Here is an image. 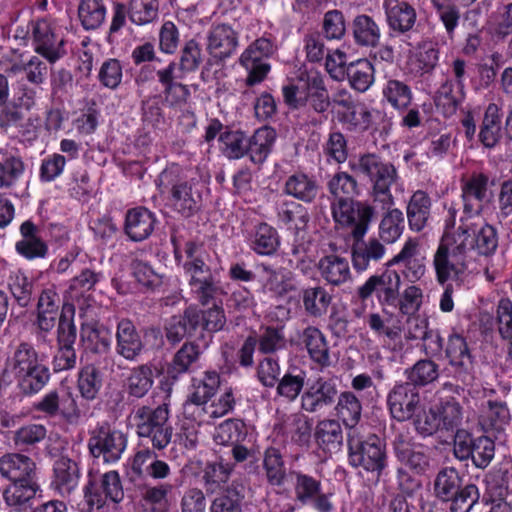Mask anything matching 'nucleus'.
I'll list each match as a JSON object with an SVG mask.
<instances>
[{
	"label": "nucleus",
	"mask_w": 512,
	"mask_h": 512,
	"mask_svg": "<svg viewBox=\"0 0 512 512\" xmlns=\"http://www.w3.org/2000/svg\"><path fill=\"white\" fill-rule=\"evenodd\" d=\"M41 90L27 83L18 82L8 105L0 110V128L7 130L9 127L21 125L25 114L35 107L38 92Z\"/></svg>",
	"instance_id": "nucleus-17"
},
{
	"label": "nucleus",
	"mask_w": 512,
	"mask_h": 512,
	"mask_svg": "<svg viewBox=\"0 0 512 512\" xmlns=\"http://www.w3.org/2000/svg\"><path fill=\"white\" fill-rule=\"evenodd\" d=\"M454 455L461 461L470 459L476 468L485 469L494 458L495 443L484 434L475 435L465 429H457Z\"/></svg>",
	"instance_id": "nucleus-14"
},
{
	"label": "nucleus",
	"mask_w": 512,
	"mask_h": 512,
	"mask_svg": "<svg viewBox=\"0 0 512 512\" xmlns=\"http://www.w3.org/2000/svg\"><path fill=\"white\" fill-rule=\"evenodd\" d=\"M400 286V274L392 266H388L387 261L381 272L371 275L357 288L356 294L362 302L375 295L381 306L396 308L399 302Z\"/></svg>",
	"instance_id": "nucleus-13"
},
{
	"label": "nucleus",
	"mask_w": 512,
	"mask_h": 512,
	"mask_svg": "<svg viewBox=\"0 0 512 512\" xmlns=\"http://www.w3.org/2000/svg\"><path fill=\"white\" fill-rule=\"evenodd\" d=\"M238 46V34L228 24H218L211 28L207 37V51L218 61L230 58Z\"/></svg>",
	"instance_id": "nucleus-34"
},
{
	"label": "nucleus",
	"mask_w": 512,
	"mask_h": 512,
	"mask_svg": "<svg viewBox=\"0 0 512 512\" xmlns=\"http://www.w3.org/2000/svg\"><path fill=\"white\" fill-rule=\"evenodd\" d=\"M321 278L331 286H341L351 279L350 265L347 258L337 254L322 256L317 262Z\"/></svg>",
	"instance_id": "nucleus-41"
},
{
	"label": "nucleus",
	"mask_w": 512,
	"mask_h": 512,
	"mask_svg": "<svg viewBox=\"0 0 512 512\" xmlns=\"http://www.w3.org/2000/svg\"><path fill=\"white\" fill-rule=\"evenodd\" d=\"M19 232L21 239L15 243V251L19 256L28 261L48 256L49 246L40 236V229L32 220H25L20 225Z\"/></svg>",
	"instance_id": "nucleus-25"
},
{
	"label": "nucleus",
	"mask_w": 512,
	"mask_h": 512,
	"mask_svg": "<svg viewBox=\"0 0 512 512\" xmlns=\"http://www.w3.org/2000/svg\"><path fill=\"white\" fill-rule=\"evenodd\" d=\"M77 14L85 31H96L106 22L107 6L105 0H80Z\"/></svg>",
	"instance_id": "nucleus-54"
},
{
	"label": "nucleus",
	"mask_w": 512,
	"mask_h": 512,
	"mask_svg": "<svg viewBox=\"0 0 512 512\" xmlns=\"http://www.w3.org/2000/svg\"><path fill=\"white\" fill-rule=\"evenodd\" d=\"M299 298L306 315L313 318L324 316L332 302V296L320 285L307 286L300 290Z\"/></svg>",
	"instance_id": "nucleus-49"
},
{
	"label": "nucleus",
	"mask_w": 512,
	"mask_h": 512,
	"mask_svg": "<svg viewBox=\"0 0 512 512\" xmlns=\"http://www.w3.org/2000/svg\"><path fill=\"white\" fill-rule=\"evenodd\" d=\"M83 493L85 501L96 505L97 510L102 509L107 502L120 503L124 498V491L118 471L89 472Z\"/></svg>",
	"instance_id": "nucleus-15"
},
{
	"label": "nucleus",
	"mask_w": 512,
	"mask_h": 512,
	"mask_svg": "<svg viewBox=\"0 0 512 512\" xmlns=\"http://www.w3.org/2000/svg\"><path fill=\"white\" fill-rule=\"evenodd\" d=\"M183 250L185 260L182 268L188 284L214 274L209 265L210 254L202 242L188 240Z\"/></svg>",
	"instance_id": "nucleus-23"
},
{
	"label": "nucleus",
	"mask_w": 512,
	"mask_h": 512,
	"mask_svg": "<svg viewBox=\"0 0 512 512\" xmlns=\"http://www.w3.org/2000/svg\"><path fill=\"white\" fill-rule=\"evenodd\" d=\"M382 7L388 28V39L406 42L416 25L415 7L405 0H384Z\"/></svg>",
	"instance_id": "nucleus-16"
},
{
	"label": "nucleus",
	"mask_w": 512,
	"mask_h": 512,
	"mask_svg": "<svg viewBox=\"0 0 512 512\" xmlns=\"http://www.w3.org/2000/svg\"><path fill=\"white\" fill-rule=\"evenodd\" d=\"M382 100L398 112H404L412 104L413 92L407 82L389 78L382 87Z\"/></svg>",
	"instance_id": "nucleus-51"
},
{
	"label": "nucleus",
	"mask_w": 512,
	"mask_h": 512,
	"mask_svg": "<svg viewBox=\"0 0 512 512\" xmlns=\"http://www.w3.org/2000/svg\"><path fill=\"white\" fill-rule=\"evenodd\" d=\"M248 435V428L244 420L240 418H229L221 422L215 428L214 439L217 444L229 446L245 441Z\"/></svg>",
	"instance_id": "nucleus-62"
},
{
	"label": "nucleus",
	"mask_w": 512,
	"mask_h": 512,
	"mask_svg": "<svg viewBox=\"0 0 512 512\" xmlns=\"http://www.w3.org/2000/svg\"><path fill=\"white\" fill-rule=\"evenodd\" d=\"M464 478L454 467H443L433 480V494L449 512H470L480 501L477 485L463 483Z\"/></svg>",
	"instance_id": "nucleus-6"
},
{
	"label": "nucleus",
	"mask_w": 512,
	"mask_h": 512,
	"mask_svg": "<svg viewBox=\"0 0 512 512\" xmlns=\"http://www.w3.org/2000/svg\"><path fill=\"white\" fill-rule=\"evenodd\" d=\"M345 77L353 90L364 93L375 81L374 65L367 58L350 62L346 66Z\"/></svg>",
	"instance_id": "nucleus-52"
},
{
	"label": "nucleus",
	"mask_w": 512,
	"mask_h": 512,
	"mask_svg": "<svg viewBox=\"0 0 512 512\" xmlns=\"http://www.w3.org/2000/svg\"><path fill=\"white\" fill-rule=\"evenodd\" d=\"M75 306L71 303H64L56 329V345L73 346L77 339V327L75 325Z\"/></svg>",
	"instance_id": "nucleus-61"
},
{
	"label": "nucleus",
	"mask_w": 512,
	"mask_h": 512,
	"mask_svg": "<svg viewBox=\"0 0 512 512\" xmlns=\"http://www.w3.org/2000/svg\"><path fill=\"white\" fill-rule=\"evenodd\" d=\"M432 200L424 190H416L406 206L408 226L413 232L423 231L431 218Z\"/></svg>",
	"instance_id": "nucleus-39"
},
{
	"label": "nucleus",
	"mask_w": 512,
	"mask_h": 512,
	"mask_svg": "<svg viewBox=\"0 0 512 512\" xmlns=\"http://www.w3.org/2000/svg\"><path fill=\"white\" fill-rule=\"evenodd\" d=\"M128 445V436L107 421L97 423L89 431L88 450L93 458L105 464H115L122 458Z\"/></svg>",
	"instance_id": "nucleus-11"
},
{
	"label": "nucleus",
	"mask_w": 512,
	"mask_h": 512,
	"mask_svg": "<svg viewBox=\"0 0 512 512\" xmlns=\"http://www.w3.org/2000/svg\"><path fill=\"white\" fill-rule=\"evenodd\" d=\"M291 491L294 501L301 506H309L316 512H334L333 492L323 489V472L319 465L314 469L290 468Z\"/></svg>",
	"instance_id": "nucleus-9"
},
{
	"label": "nucleus",
	"mask_w": 512,
	"mask_h": 512,
	"mask_svg": "<svg viewBox=\"0 0 512 512\" xmlns=\"http://www.w3.org/2000/svg\"><path fill=\"white\" fill-rule=\"evenodd\" d=\"M246 242L257 256L273 257L280 248L281 237L275 227L267 222H260L248 233Z\"/></svg>",
	"instance_id": "nucleus-31"
},
{
	"label": "nucleus",
	"mask_w": 512,
	"mask_h": 512,
	"mask_svg": "<svg viewBox=\"0 0 512 512\" xmlns=\"http://www.w3.org/2000/svg\"><path fill=\"white\" fill-rule=\"evenodd\" d=\"M196 323L192 306L185 308L181 314L170 316L164 322L166 340L173 346L179 344L184 338H195L198 341Z\"/></svg>",
	"instance_id": "nucleus-37"
},
{
	"label": "nucleus",
	"mask_w": 512,
	"mask_h": 512,
	"mask_svg": "<svg viewBox=\"0 0 512 512\" xmlns=\"http://www.w3.org/2000/svg\"><path fill=\"white\" fill-rule=\"evenodd\" d=\"M307 371L300 366L290 365L275 385L276 395L287 402H294L304 392Z\"/></svg>",
	"instance_id": "nucleus-44"
},
{
	"label": "nucleus",
	"mask_w": 512,
	"mask_h": 512,
	"mask_svg": "<svg viewBox=\"0 0 512 512\" xmlns=\"http://www.w3.org/2000/svg\"><path fill=\"white\" fill-rule=\"evenodd\" d=\"M401 266L404 278L415 283L419 281L426 272L425 258L419 251V243L416 239L409 238L405 241L401 250L388 260V266Z\"/></svg>",
	"instance_id": "nucleus-22"
},
{
	"label": "nucleus",
	"mask_w": 512,
	"mask_h": 512,
	"mask_svg": "<svg viewBox=\"0 0 512 512\" xmlns=\"http://www.w3.org/2000/svg\"><path fill=\"white\" fill-rule=\"evenodd\" d=\"M392 446L397 460L413 474L425 476L433 470L435 459L432 448L415 442L408 431L395 433Z\"/></svg>",
	"instance_id": "nucleus-12"
},
{
	"label": "nucleus",
	"mask_w": 512,
	"mask_h": 512,
	"mask_svg": "<svg viewBox=\"0 0 512 512\" xmlns=\"http://www.w3.org/2000/svg\"><path fill=\"white\" fill-rule=\"evenodd\" d=\"M31 38L34 51L48 62L55 63L64 55V41L55 32V26L48 17L31 20Z\"/></svg>",
	"instance_id": "nucleus-18"
},
{
	"label": "nucleus",
	"mask_w": 512,
	"mask_h": 512,
	"mask_svg": "<svg viewBox=\"0 0 512 512\" xmlns=\"http://www.w3.org/2000/svg\"><path fill=\"white\" fill-rule=\"evenodd\" d=\"M334 406L335 416L342 423L347 432L359 430L357 425L362 417V403L353 391L338 393Z\"/></svg>",
	"instance_id": "nucleus-38"
},
{
	"label": "nucleus",
	"mask_w": 512,
	"mask_h": 512,
	"mask_svg": "<svg viewBox=\"0 0 512 512\" xmlns=\"http://www.w3.org/2000/svg\"><path fill=\"white\" fill-rule=\"evenodd\" d=\"M61 299L54 286L41 290L36 304L35 326L41 334L49 333L60 315Z\"/></svg>",
	"instance_id": "nucleus-29"
},
{
	"label": "nucleus",
	"mask_w": 512,
	"mask_h": 512,
	"mask_svg": "<svg viewBox=\"0 0 512 512\" xmlns=\"http://www.w3.org/2000/svg\"><path fill=\"white\" fill-rule=\"evenodd\" d=\"M82 469L78 461L61 455L53 464L52 485L59 494L70 495L79 484Z\"/></svg>",
	"instance_id": "nucleus-36"
},
{
	"label": "nucleus",
	"mask_w": 512,
	"mask_h": 512,
	"mask_svg": "<svg viewBox=\"0 0 512 512\" xmlns=\"http://www.w3.org/2000/svg\"><path fill=\"white\" fill-rule=\"evenodd\" d=\"M370 211L371 219L374 216V208L370 205L351 199H337L331 204V211L334 220L341 225L357 226L362 222V213Z\"/></svg>",
	"instance_id": "nucleus-47"
},
{
	"label": "nucleus",
	"mask_w": 512,
	"mask_h": 512,
	"mask_svg": "<svg viewBox=\"0 0 512 512\" xmlns=\"http://www.w3.org/2000/svg\"><path fill=\"white\" fill-rule=\"evenodd\" d=\"M155 183L161 194H169L172 210L182 218H192L202 210L204 184L200 178L188 175L179 164L167 166Z\"/></svg>",
	"instance_id": "nucleus-2"
},
{
	"label": "nucleus",
	"mask_w": 512,
	"mask_h": 512,
	"mask_svg": "<svg viewBox=\"0 0 512 512\" xmlns=\"http://www.w3.org/2000/svg\"><path fill=\"white\" fill-rule=\"evenodd\" d=\"M39 362V354L35 347L31 343L21 342L7 358L6 371L11 372L15 377Z\"/></svg>",
	"instance_id": "nucleus-58"
},
{
	"label": "nucleus",
	"mask_w": 512,
	"mask_h": 512,
	"mask_svg": "<svg viewBox=\"0 0 512 512\" xmlns=\"http://www.w3.org/2000/svg\"><path fill=\"white\" fill-rule=\"evenodd\" d=\"M0 475L10 481L3 491L5 503L20 507L33 499L40 486L36 480V464L21 453H6L0 457Z\"/></svg>",
	"instance_id": "nucleus-4"
},
{
	"label": "nucleus",
	"mask_w": 512,
	"mask_h": 512,
	"mask_svg": "<svg viewBox=\"0 0 512 512\" xmlns=\"http://www.w3.org/2000/svg\"><path fill=\"white\" fill-rule=\"evenodd\" d=\"M348 464L354 469L371 474L377 480L386 474L389 458L386 442L375 433L362 434L360 430L347 432Z\"/></svg>",
	"instance_id": "nucleus-5"
},
{
	"label": "nucleus",
	"mask_w": 512,
	"mask_h": 512,
	"mask_svg": "<svg viewBox=\"0 0 512 512\" xmlns=\"http://www.w3.org/2000/svg\"><path fill=\"white\" fill-rule=\"evenodd\" d=\"M362 222L352 227L351 262L357 273H363L378 265L385 257L387 248L376 237L364 239L371 222L370 211L362 213Z\"/></svg>",
	"instance_id": "nucleus-10"
},
{
	"label": "nucleus",
	"mask_w": 512,
	"mask_h": 512,
	"mask_svg": "<svg viewBox=\"0 0 512 512\" xmlns=\"http://www.w3.org/2000/svg\"><path fill=\"white\" fill-rule=\"evenodd\" d=\"M498 247V233L494 226L484 223L461 224L455 233L444 236L434 254L436 280L445 284L452 277L458 279L474 260L473 254L492 256Z\"/></svg>",
	"instance_id": "nucleus-1"
},
{
	"label": "nucleus",
	"mask_w": 512,
	"mask_h": 512,
	"mask_svg": "<svg viewBox=\"0 0 512 512\" xmlns=\"http://www.w3.org/2000/svg\"><path fill=\"white\" fill-rule=\"evenodd\" d=\"M249 137L238 129L232 130L226 127L218 138L220 148L225 157L230 160H238L247 155V145Z\"/></svg>",
	"instance_id": "nucleus-59"
},
{
	"label": "nucleus",
	"mask_w": 512,
	"mask_h": 512,
	"mask_svg": "<svg viewBox=\"0 0 512 512\" xmlns=\"http://www.w3.org/2000/svg\"><path fill=\"white\" fill-rule=\"evenodd\" d=\"M334 105L341 107L336 117L339 123L349 131H367L379 133L385 138L392 129V121L379 110L370 111L365 105L357 104L346 89H339L334 97Z\"/></svg>",
	"instance_id": "nucleus-7"
},
{
	"label": "nucleus",
	"mask_w": 512,
	"mask_h": 512,
	"mask_svg": "<svg viewBox=\"0 0 512 512\" xmlns=\"http://www.w3.org/2000/svg\"><path fill=\"white\" fill-rule=\"evenodd\" d=\"M338 393L334 379L318 376L307 383L301 395V408L308 413L324 411L335 404Z\"/></svg>",
	"instance_id": "nucleus-20"
},
{
	"label": "nucleus",
	"mask_w": 512,
	"mask_h": 512,
	"mask_svg": "<svg viewBox=\"0 0 512 512\" xmlns=\"http://www.w3.org/2000/svg\"><path fill=\"white\" fill-rule=\"evenodd\" d=\"M277 222L298 233L304 230L309 222V213L300 202L285 199L275 204Z\"/></svg>",
	"instance_id": "nucleus-42"
},
{
	"label": "nucleus",
	"mask_w": 512,
	"mask_h": 512,
	"mask_svg": "<svg viewBox=\"0 0 512 512\" xmlns=\"http://www.w3.org/2000/svg\"><path fill=\"white\" fill-rule=\"evenodd\" d=\"M352 37L356 45L365 48L378 47L381 28L376 20L367 14H359L351 23Z\"/></svg>",
	"instance_id": "nucleus-46"
},
{
	"label": "nucleus",
	"mask_w": 512,
	"mask_h": 512,
	"mask_svg": "<svg viewBox=\"0 0 512 512\" xmlns=\"http://www.w3.org/2000/svg\"><path fill=\"white\" fill-rule=\"evenodd\" d=\"M192 313L197 321L198 341L205 349L212 342L213 334L224 330L227 322L225 311L221 305H214L208 309H198L192 306Z\"/></svg>",
	"instance_id": "nucleus-28"
},
{
	"label": "nucleus",
	"mask_w": 512,
	"mask_h": 512,
	"mask_svg": "<svg viewBox=\"0 0 512 512\" xmlns=\"http://www.w3.org/2000/svg\"><path fill=\"white\" fill-rule=\"evenodd\" d=\"M7 287L19 307L30 306L35 294V283L24 271L21 269L9 270Z\"/></svg>",
	"instance_id": "nucleus-53"
},
{
	"label": "nucleus",
	"mask_w": 512,
	"mask_h": 512,
	"mask_svg": "<svg viewBox=\"0 0 512 512\" xmlns=\"http://www.w3.org/2000/svg\"><path fill=\"white\" fill-rule=\"evenodd\" d=\"M489 177L484 173H472L461 184V198L463 201V214L467 218L479 215L483 210L486 199Z\"/></svg>",
	"instance_id": "nucleus-26"
},
{
	"label": "nucleus",
	"mask_w": 512,
	"mask_h": 512,
	"mask_svg": "<svg viewBox=\"0 0 512 512\" xmlns=\"http://www.w3.org/2000/svg\"><path fill=\"white\" fill-rule=\"evenodd\" d=\"M263 469L267 482L274 487H282L290 482V468L287 469L278 448L268 447L263 456Z\"/></svg>",
	"instance_id": "nucleus-50"
},
{
	"label": "nucleus",
	"mask_w": 512,
	"mask_h": 512,
	"mask_svg": "<svg viewBox=\"0 0 512 512\" xmlns=\"http://www.w3.org/2000/svg\"><path fill=\"white\" fill-rule=\"evenodd\" d=\"M378 227L379 240L384 244H393L402 236L405 229L403 212L398 208H386Z\"/></svg>",
	"instance_id": "nucleus-57"
},
{
	"label": "nucleus",
	"mask_w": 512,
	"mask_h": 512,
	"mask_svg": "<svg viewBox=\"0 0 512 512\" xmlns=\"http://www.w3.org/2000/svg\"><path fill=\"white\" fill-rule=\"evenodd\" d=\"M154 212L144 206L128 209L124 221V233L133 242H142L148 239L157 223Z\"/></svg>",
	"instance_id": "nucleus-30"
},
{
	"label": "nucleus",
	"mask_w": 512,
	"mask_h": 512,
	"mask_svg": "<svg viewBox=\"0 0 512 512\" xmlns=\"http://www.w3.org/2000/svg\"><path fill=\"white\" fill-rule=\"evenodd\" d=\"M220 386V374L206 371L203 378L192 379L193 390L184 404V413L194 416L196 412H206V404L215 395Z\"/></svg>",
	"instance_id": "nucleus-24"
},
{
	"label": "nucleus",
	"mask_w": 512,
	"mask_h": 512,
	"mask_svg": "<svg viewBox=\"0 0 512 512\" xmlns=\"http://www.w3.org/2000/svg\"><path fill=\"white\" fill-rule=\"evenodd\" d=\"M282 96L289 108H303L324 119L328 118L329 112L335 106L334 98L329 93L326 76L318 70L301 71L296 76V82L289 80L282 86Z\"/></svg>",
	"instance_id": "nucleus-3"
},
{
	"label": "nucleus",
	"mask_w": 512,
	"mask_h": 512,
	"mask_svg": "<svg viewBox=\"0 0 512 512\" xmlns=\"http://www.w3.org/2000/svg\"><path fill=\"white\" fill-rule=\"evenodd\" d=\"M422 406L420 392L412 383L397 382L387 395V407L392 419L406 422Z\"/></svg>",
	"instance_id": "nucleus-19"
},
{
	"label": "nucleus",
	"mask_w": 512,
	"mask_h": 512,
	"mask_svg": "<svg viewBox=\"0 0 512 512\" xmlns=\"http://www.w3.org/2000/svg\"><path fill=\"white\" fill-rule=\"evenodd\" d=\"M81 340L87 350L96 354H106L111 349L112 334L105 326L83 327Z\"/></svg>",
	"instance_id": "nucleus-64"
},
{
	"label": "nucleus",
	"mask_w": 512,
	"mask_h": 512,
	"mask_svg": "<svg viewBox=\"0 0 512 512\" xmlns=\"http://www.w3.org/2000/svg\"><path fill=\"white\" fill-rule=\"evenodd\" d=\"M202 48L195 39L186 40L180 49L178 62H176V73L178 77L196 72L202 64Z\"/></svg>",
	"instance_id": "nucleus-60"
},
{
	"label": "nucleus",
	"mask_w": 512,
	"mask_h": 512,
	"mask_svg": "<svg viewBox=\"0 0 512 512\" xmlns=\"http://www.w3.org/2000/svg\"><path fill=\"white\" fill-rule=\"evenodd\" d=\"M282 192L299 202L311 204L319 195L320 184L315 175L296 170L286 177Z\"/></svg>",
	"instance_id": "nucleus-27"
},
{
	"label": "nucleus",
	"mask_w": 512,
	"mask_h": 512,
	"mask_svg": "<svg viewBox=\"0 0 512 512\" xmlns=\"http://www.w3.org/2000/svg\"><path fill=\"white\" fill-rule=\"evenodd\" d=\"M277 139L274 128L264 126L255 130L248 139L247 155L250 161L255 165H262L269 155Z\"/></svg>",
	"instance_id": "nucleus-45"
},
{
	"label": "nucleus",
	"mask_w": 512,
	"mask_h": 512,
	"mask_svg": "<svg viewBox=\"0 0 512 512\" xmlns=\"http://www.w3.org/2000/svg\"><path fill=\"white\" fill-rule=\"evenodd\" d=\"M317 447L324 454L338 452L343 445V430L336 419H324L317 423L314 431Z\"/></svg>",
	"instance_id": "nucleus-43"
},
{
	"label": "nucleus",
	"mask_w": 512,
	"mask_h": 512,
	"mask_svg": "<svg viewBox=\"0 0 512 512\" xmlns=\"http://www.w3.org/2000/svg\"><path fill=\"white\" fill-rule=\"evenodd\" d=\"M170 411L167 404L155 408L143 405L134 412L136 433L139 434L149 429L157 428L169 423Z\"/></svg>",
	"instance_id": "nucleus-55"
},
{
	"label": "nucleus",
	"mask_w": 512,
	"mask_h": 512,
	"mask_svg": "<svg viewBox=\"0 0 512 512\" xmlns=\"http://www.w3.org/2000/svg\"><path fill=\"white\" fill-rule=\"evenodd\" d=\"M14 378L20 393L31 397L39 393L49 383L51 372L48 366L39 362Z\"/></svg>",
	"instance_id": "nucleus-48"
},
{
	"label": "nucleus",
	"mask_w": 512,
	"mask_h": 512,
	"mask_svg": "<svg viewBox=\"0 0 512 512\" xmlns=\"http://www.w3.org/2000/svg\"><path fill=\"white\" fill-rule=\"evenodd\" d=\"M445 355L453 367L467 370L468 366L472 364L473 357L466 338L455 329L448 335Z\"/></svg>",
	"instance_id": "nucleus-56"
},
{
	"label": "nucleus",
	"mask_w": 512,
	"mask_h": 512,
	"mask_svg": "<svg viewBox=\"0 0 512 512\" xmlns=\"http://www.w3.org/2000/svg\"><path fill=\"white\" fill-rule=\"evenodd\" d=\"M156 75L163 88L165 101L169 106H181L187 102L190 90L186 84L179 82L186 77H178L176 61H171L165 68L157 70Z\"/></svg>",
	"instance_id": "nucleus-32"
},
{
	"label": "nucleus",
	"mask_w": 512,
	"mask_h": 512,
	"mask_svg": "<svg viewBox=\"0 0 512 512\" xmlns=\"http://www.w3.org/2000/svg\"><path fill=\"white\" fill-rule=\"evenodd\" d=\"M503 113L496 103H489L485 108L480 125L478 140L487 149L495 148L502 137Z\"/></svg>",
	"instance_id": "nucleus-40"
},
{
	"label": "nucleus",
	"mask_w": 512,
	"mask_h": 512,
	"mask_svg": "<svg viewBox=\"0 0 512 512\" xmlns=\"http://www.w3.org/2000/svg\"><path fill=\"white\" fill-rule=\"evenodd\" d=\"M299 338L307 350L310 360L320 371L332 365L328 341L319 328L307 326L303 329Z\"/></svg>",
	"instance_id": "nucleus-35"
},
{
	"label": "nucleus",
	"mask_w": 512,
	"mask_h": 512,
	"mask_svg": "<svg viewBox=\"0 0 512 512\" xmlns=\"http://www.w3.org/2000/svg\"><path fill=\"white\" fill-rule=\"evenodd\" d=\"M406 383H412L416 389L425 387L439 377V366L431 359H420L412 367L405 369Z\"/></svg>",
	"instance_id": "nucleus-63"
},
{
	"label": "nucleus",
	"mask_w": 512,
	"mask_h": 512,
	"mask_svg": "<svg viewBox=\"0 0 512 512\" xmlns=\"http://www.w3.org/2000/svg\"><path fill=\"white\" fill-rule=\"evenodd\" d=\"M349 164L356 175L370 182L374 202L380 203L382 209L394 205L391 186L397 180L398 173L391 162L385 161L376 153H365Z\"/></svg>",
	"instance_id": "nucleus-8"
},
{
	"label": "nucleus",
	"mask_w": 512,
	"mask_h": 512,
	"mask_svg": "<svg viewBox=\"0 0 512 512\" xmlns=\"http://www.w3.org/2000/svg\"><path fill=\"white\" fill-rule=\"evenodd\" d=\"M33 409L40 412L46 418L61 416L68 423H75L80 418L81 412L72 393L67 392L60 397L57 389L50 390L33 404Z\"/></svg>",
	"instance_id": "nucleus-21"
},
{
	"label": "nucleus",
	"mask_w": 512,
	"mask_h": 512,
	"mask_svg": "<svg viewBox=\"0 0 512 512\" xmlns=\"http://www.w3.org/2000/svg\"><path fill=\"white\" fill-rule=\"evenodd\" d=\"M116 352L126 360H135L143 351L144 343L134 322L122 318L116 325Z\"/></svg>",
	"instance_id": "nucleus-33"
}]
</instances>
